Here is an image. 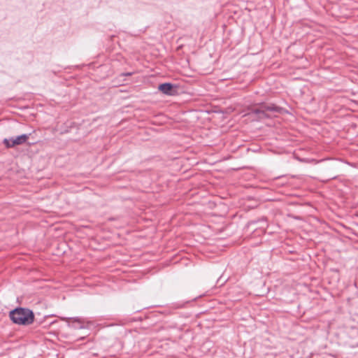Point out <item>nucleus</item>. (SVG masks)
<instances>
[{"mask_svg": "<svg viewBox=\"0 0 358 358\" xmlns=\"http://www.w3.org/2000/svg\"><path fill=\"white\" fill-rule=\"evenodd\" d=\"M10 320L16 324L27 326L34 321V314L29 308H16L9 313Z\"/></svg>", "mask_w": 358, "mask_h": 358, "instance_id": "nucleus-1", "label": "nucleus"}, {"mask_svg": "<svg viewBox=\"0 0 358 358\" xmlns=\"http://www.w3.org/2000/svg\"><path fill=\"white\" fill-rule=\"evenodd\" d=\"M282 109L273 103H262L258 108L253 109L252 113L255 114L259 119H265L270 118L272 113H280Z\"/></svg>", "mask_w": 358, "mask_h": 358, "instance_id": "nucleus-2", "label": "nucleus"}, {"mask_svg": "<svg viewBox=\"0 0 358 358\" xmlns=\"http://www.w3.org/2000/svg\"><path fill=\"white\" fill-rule=\"evenodd\" d=\"M30 134H22L15 138H4L3 144L8 148H13L15 145L24 144L29 138Z\"/></svg>", "mask_w": 358, "mask_h": 358, "instance_id": "nucleus-3", "label": "nucleus"}, {"mask_svg": "<svg viewBox=\"0 0 358 358\" xmlns=\"http://www.w3.org/2000/svg\"><path fill=\"white\" fill-rule=\"evenodd\" d=\"M158 90L164 94L171 96L176 94V86L170 83H164L159 85Z\"/></svg>", "mask_w": 358, "mask_h": 358, "instance_id": "nucleus-4", "label": "nucleus"}, {"mask_svg": "<svg viewBox=\"0 0 358 358\" xmlns=\"http://www.w3.org/2000/svg\"><path fill=\"white\" fill-rule=\"evenodd\" d=\"M72 320H73L74 322H77L78 323L81 322L80 319L79 318H72Z\"/></svg>", "mask_w": 358, "mask_h": 358, "instance_id": "nucleus-5", "label": "nucleus"}, {"mask_svg": "<svg viewBox=\"0 0 358 358\" xmlns=\"http://www.w3.org/2000/svg\"><path fill=\"white\" fill-rule=\"evenodd\" d=\"M122 76H131L132 73H122Z\"/></svg>", "mask_w": 358, "mask_h": 358, "instance_id": "nucleus-6", "label": "nucleus"}]
</instances>
